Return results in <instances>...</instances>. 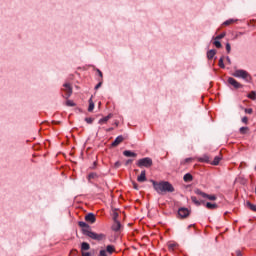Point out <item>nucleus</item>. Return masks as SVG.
<instances>
[{
  "instance_id": "6e6552de",
  "label": "nucleus",
  "mask_w": 256,
  "mask_h": 256,
  "mask_svg": "<svg viewBox=\"0 0 256 256\" xmlns=\"http://www.w3.org/2000/svg\"><path fill=\"white\" fill-rule=\"evenodd\" d=\"M85 221H87L88 223H95V221H97V218L95 217V214L89 213L85 216Z\"/></svg>"
},
{
  "instance_id": "58836bf2",
  "label": "nucleus",
  "mask_w": 256,
  "mask_h": 256,
  "mask_svg": "<svg viewBox=\"0 0 256 256\" xmlns=\"http://www.w3.org/2000/svg\"><path fill=\"white\" fill-rule=\"evenodd\" d=\"M247 121H249V118H247V117L242 118V123H247Z\"/></svg>"
},
{
  "instance_id": "2eb2a0df",
  "label": "nucleus",
  "mask_w": 256,
  "mask_h": 256,
  "mask_svg": "<svg viewBox=\"0 0 256 256\" xmlns=\"http://www.w3.org/2000/svg\"><path fill=\"white\" fill-rule=\"evenodd\" d=\"M215 55H217V51H215V50H209L207 52L208 59H213L215 57Z\"/></svg>"
},
{
  "instance_id": "c9c22d12",
  "label": "nucleus",
  "mask_w": 256,
  "mask_h": 256,
  "mask_svg": "<svg viewBox=\"0 0 256 256\" xmlns=\"http://www.w3.org/2000/svg\"><path fill=\"white\" fill-rule=\"evenodd\" d=\"M86 123L91 124L93 123V118H85Z\"/></svg>"
},
{
  "instance_id": "39448f33",
  "label": "nucleus",
  "mask_w": 256,
  "mask_h": 256,
  "mask_svg": "<svg viewBox=\"0 0 256 256\" xmlns=\"http://www.w3.org/2000/svg\"><path fill=\"white\" fill-rule=\"evenodd\" d=\"M189 215H191V210H189L188 208H180V209H178V216L181 219H186V217H189Z\"/></svg>"
},
{
  "instance_id": "72a5a7b5",
  "label": "nucleus",
  "mask_w": 256,
  "mask_h": 256,
  "mask_svg": "<svg viewBox=\"0 0 256 256\" xmlns=\"http://www.w3.org/2000/svg\"><path fill=\"white\" fill-rule=\"evenodd\" d=\"M226 51L227 53H231V44L229 43L226 44Z\"/></svg>"
},
{
  "instance_id": "423d86ee",
  "label": "nucleus",
  "mask_w": 256,
  "mask_h": 256,
  "mask_svg": "<svg viewBox=\"0 0 256 256\" xmlns=\"http://www.w3.org/2000/svg\"><path fill=\"white\" fill-rule=\"evenodd\" d=\"M63 87H64L63 91L65 92V97L66 99H69V97H71V95L73 94V88H71V84L65 83Z\"/></svg>"
},
{
  "instance_id": "a18cd8bd",
  "label": "nucleus",
  "mask_w": 256,
  "mask_h": 256,
  "mask_svg": "<svg viewBox=\"0 0 256 256\" xmlns=\"http://www.w3.org/2000/svg\"><path fill=\"white\" fill-rule=\"evenodd\" d=\"M226 60L228 61V63H231V58L227 57Z\"/></svg>"
},
{
  "instance_id": "9b49d317",
  "label": "nucleus",
  "mask_w": 256,
  "mask_h": 256,
  "mask_svg": "<svg viewBox=\"0 0 256 256\" xmlns=\"http://www.w3.org/2000/svg\"><path fill=\"white\" fill-rule=\"evenodd\" d=\"M120 143H123V136H118L112 143V147H117Z\"/></svg>"
},
{
  "instance_id": "aec40b11",
  "label": "nucleus",
  "mask_w": 256,
  "mask_h": 256,
  "mask_svg": "<svg viewBox=\"0 0 256 256\" xmlns=\"http://www.w3.org/2000/svg\"><path fill=\"white\" fill-rule=\"evenodd\" d=\"M176 248H177V243H175V242L168 243L169 251H174Z\"/></svg>"
},
{
  "instance_id": "c03bdc74",
  "label": "nucleus",
  "mask_w": 256,
  "mask_h": 256,
  "mask_svg": "<svg viewBox=\"0 0 256 256\" xmlns=\"http://www.w3.org/2000/svg\"><path fill=\"white\" fill-rule=\"evenodd\" d=\"M191 160H192L191 158H186V159H185V162H186V163H190Z\"/></svg>"
},
{
  "instance_id": "f704fd0d",
  "label": "nucleus",
  "mask_w": 256,
  "mask_h": 256,
  "mask_svg": "<svg viewBox=\"0 0 256 256\" xmlns=\"http://www.w3.org/2000/svg\"><path fill=\"white\" fill-rule=\"evenodd\" d=\"M245 113H247L248 115H251V113H253V109H251V108H246V109H245Z\"/></svg>"
},
{
  "instance_id": "412c9836",
  "label": "nucleus",
  "mask_w": 256,
  "mask_h": 256,
  "mask_svg": "<svg viewBox=\"0 0 256 256\" xmlns=\"http://www.w3.org/2000/svg\"><path fill=\"white\" fill-rule=\"evenodd\" d=\"M98 175L95 172H92L88 175V181H93V179H97Z\"/></svg>"
},
{
  "instance_id": "de8ad7c7",
  "label": "nucleus",
  "mask_w": 256,
  "mask_h": 256,
  "mask_svg": "<svg viewBox=\"0 0 256 256\" xmlns=\"http://www.w3.org/2000/svg\"><path fill=\"white\" fill-rule=\"evenodd\" d=\"M237 256H243L240 251L237 252Z\"/></svg>"
},
{
  "instance_id": "20e7f679",
  "label": "nucleus",
  "mask_w": 256,
  "mask_h": 256,
  "mask_svg": "<svg viewBox=\"0 0 256 256\" xmlns=\"http://www.w3.org/2000/svg\"><path fill=\"white\" fill-rule=\"evenodd\" d=\"M232 75H233V77H238L240 79H246V81H249V79H251V76H249V73L245 70H236Z\"/></svg>"
},
{
  "instance_id": "a211bd4d",
  "label": "nucleus",
  "mask_w": 256,
  "mask_h": 256,
  "mask_svg": "<svg viewBox=\"0 0 256 256\" xmlns=\"http://www.w3.org/2000/svg\"><path fill=\"white\" fill-rule=\"evenodd\" d=\"M109 119H111V114L106 116V117H104V118H102V119H100L99 120V124L103 125V124L107 123V121H109Z\"/></svg>"
},
{
  "instance_id": "09e8293b",
  "label": "nucleus",
  "mask_w": 256,
  "mask_h": 256,
  "mask_svg": "<svg viewBox=\"0 0 256 256\" xmlns=\"http://www.w3.org/2000/svg\"><path fill=\"white\" fill-rule=\"evenodd\" d=\"M115 166H116V167H119V162H116V163H115Z\"/></svg>"
},
{
  "instance_id": "f3484780",
  "label": "nucleus",
  "mask_w": 256,
  "mask_h": 256,
  "mask_svg": "<svg viewBox=\"0 0 256 256\" xmlns=\"http://www.w3.org/2000/svg\"><path fill=\"white\" fill-rule=\"evenodd\" d=\"M217 204H215V203H211V202H207L206 203V208L207 209H211V210H213V209H217Z\"/></svg>"
},
{
  "instance_id": "c756f323",
  "label": "nucleus",
  "mask_w": 256,
  "mask_h": 256,
  "mask_svg": "<svg viewBox=\"0 0 256 256\" xmlns=\"http://www.w3.org/2000/svg\"><path fill=\"white\" fill-rule=\"evenodd\" d=\"M225 35H226L225 32H223L220 35L216 36L215 39H217L218 41H221V39H223Z\"/></svg>"
},
{
  "instance_id": "6ab92c4d",
  "label": "nucleus",
  "mask_w": 256,
  "mask_h": 256,
  "mask_svg": "<svg viewBox=\"0 0 256 256\" xmlns=\"http://www.w3.org/2000/svg\"><path fill=\"white\" fill-rule=\"evenodd\" d=\"M204 199H208L209 201H217V196L206 194V196H204Z\"/></svg>"
},
{
  "instance_id": "f257e3e1",
  "label": "nucleus",
  "mask_w": 256,
  "mask_h": 256,
  "mask_svg": "<svg viewBox=\"0 0 256 256\" xmlns=\"http://www.w3.org/2000/svg\"><path fill=\"white\" fill-rule=\"evenodd\" d=\"M151 183L155 191L158 192L159 195L163 193H173V191H175V188L173 187V185L167 181L157 182L152 180Z\"/></svg>"
},
{
  "instance_id": "37998d69",
  "label": "nucleus",
  "mask_w": 256,
  "mask_h": 256,
  "mask_svg": "<svg viewBox=\"0 0 256 256\" xmlns=\"http://www.w3.org/2000/svg\"><path fill=\"white\" fill-rule=\"evenodd\" d=\"M117 217H119V214H117V213H114V220L116 219V221H117Z\"/></svg>"
},
{
  "instance_id": "7c9ffc66",
  "label": "nucleus",
  "mask_w": 256,
  "mask_h": 256,
  "mask_svg": "<svg viewBox=\"0 0 256 256\" xmlns=\"http://www.w3.org/2000/svg\"><path fill=\"white\" fill-rule=\"evenodd\" d=\"M66 105H68V107H75V103L71 100H67Z\"/></svg>"
},
{
  "instance_id": "8fccbe9b",
  "label": "nucleus",
  "mask_w": 256,
  "mask_h": 256,
  "mask_svg": "<svg viewBox=\"0 0 256 256\" xmlns=\"http://www.w3.org/2000/svg\"><path fill=\"white\" fill-rule=\"evenodd\" d=\"M134 189H137V184L136 183H134Z\"/></svg>"
},
{
  "instance_id": "dca6fc26",
  "label": "nucleus",
  "mask_w": 256,
  "mask_h": 256,
  "mask_svg": "<svg viewBox=\"0 0 256 256\" xmlns=\"http://www.w3.org/2000/svg\"><path fill=\"white\" fill-rule=\"evenodd\" d=\"M93 109H95V103L93 102V98H90L88 111L91 112V111H93Z\"/></svg>"
},
{
  "instance_id": "7ed1b4c3",
  "label": "nucleus",
  "mask_w": 256,
  "mask_h": 256,
  "mask_svg": "<svg viewBox=\"0 0 256 256\" xmlns=\"http://www.w3.org/2000/svg\"><path fill=\"white\" fill-rule=\"evenodd\" d=\"M137 167H151L153 160L149 157L139 159L136 163Z\"/></svg>"
},
{
  "instance_id": "f8f14e48",
  "label": "nucleus",
  "mask_w": 256,
  "mask_h": 256,
  "mask_svg": "<svg viewBox=\"0 0 256 256\" xmlns=\"http://www.w3.org/2000/svg\"><path fill=\"white\" fill-rule=\"evenodd\" d=\"M89 249H91V245H89V243L87 242H82L81 251L85 252V251H89Z\"/></svg>"
},
{
  "instance_id": "bb28decb",
  "label": "nucleus",
  "mask_w": 256,
  "mask_h": 256,
  "mask_svg": "<svg viewBox=\"0 0 256 256\" xmlns=\"http://www.w3.org/2000/svg\"><path fill=\"white\" fill-rule=\"evenodd\" d=\"M195 193H196V195H200L201 197H203V199L205 198V197H207V193H205V192H203V191H201V190H196L195 191Z\"/></svg>"
},
{
  "instance_id": "473e14b6",
  "label": "nucleus",
  "mask_w": 256,
  "mask_h": 256,
  "mask_svg": "<svg viewBox=\"0 0 256 256\" xmlns=\"http://www.w3.org/2000/svg\"><path fill=\"white\" fill-rule=\"evenodd\" d=\"M99 256H109V255H107V250H100Z\"/></svg>"
},
{
  "instance_id": "2f4dec72",
  "label": "nucleus",
  "mask_w": 256,
  "mask_h": 256,
  "mask_svg": "<svg viewBox=\"0 0 256 256\" xmlns=\"http://www.w3.org/2000/svg\"><path fill=\"white\" fill-rule=\"evenodd\" d=\"M249 99H253L255 100L256 99V93L255 92H251L249 95H248Z\"/></svg>"
},
{
  "instance_id": "c85d7f7f",
  "label": "nucleus",
  "mask_w": 256,
  "mask_h": 256,
  "mask_svg": "<svg viewBox=\"0 0 256 256\" xmlns=\"http://www.w3.org/2000/svg\"><path fill=\"white\" fill-rule=\"evenodd\" d=\"M218 65L221 69H225V63L223 62V57L219 59Z\"/></svg>"
},
{
  "instance_id": "79ce46f5",
  "label": "nucleus",
  "mask_w": 256,
  "mask_h": 256,
  "mask_svg": "<svg viewBox=\"0 0 256 256\" xmlns=\"http://www.w3.org/2000/svg\"><path fill=\"white\" fill-rule=\"evenodd\" d=\"M98 74L100 77H103V72H101V70H97Z\"/></svg>"
},
{
  "instance_id": "393cba45",
  "label": "nucleus",
  "mask_w": 256,
  "mask_h": 256,
  "mask_svg": "<svg viewBox=\"0 0 256 256\" xmlns=\"http://www.w3.org/2000/svg\"><path fill=\"white\" fill-rule=\"evenodd\" d=\"M191 201L192 203H194V205H197V206L201 205V202L195 196L191 197Z\"/></svg>"
},
{
  "instance_id": "9d476101",
  "label": "nucleus",
  "mask_w": 256,
  "mask_h": 256,
  "mask_svg": "<svg viewBox=\"0 0 256 256\" xmlns=\"http://www.w3.org/2000/svg\"><path fill=\"white\" fill-rule=\"evenodd\" d=\"M138 183H145L147 181V176L145 170L141 172V174L137 177Z\"/></svg>"
},
{
  "instance_id": "0eeeda50",
  "label": "nucleus",
  "mask_w": 256,
  "mask_h": 256,
  "mask_svg": "<svg viewBox=\"0 0 256 256\" xmlns=\"http://www.w3.org/2000/svg\"><path fill=\"white\" fill-rule=\"evenodd\" d=\"M229 85H232L235 89H241V83H239L235 78H228Z\"/></svg>"
},
{
  "instance_id": "4be33fe9",
  "label": "nucleus",
  "mask_w": 256,
  "mask_h": 256,
  "mask_svg": "<svg viewBox=\"0 0 256 256\" xmlns=\"http://www.w3.org/2000/svg\"><path fill=\"white\" fill-rule=\"evenodd\" d=\"M233 23H237V19H228L223 23V25H233Z\"/></svg>"
},
{
  "instance_id": "ddd939ff",
  "label": "nucleus",
  "mask_w": 256,
  "mask_h": 256,
  "mask_svg": "<svg viewBox=\"0 0 256 256\" xmlns=\"http://www.w3.org/2000/svg\"><path fill=\"white\" fill-rule=\"evenodd\" d=\"M106 253H108V255H113V253H115V246L113 245L106 246Z\"/></svg>"
},
{
  "instance_id": "1a4fd4ad",
  "label": "nucleus",
  "mask_w": 256,
  "mask_h": 256,
  "mask_svg": "<svg viewBox=\"0 0 256 256\" xmlns=\"http://www.w3.org/2000/svg\"><path fill=\"white\" fill-rule=\"evenodd\" d=\"M112 230L113 231H121V222H119V220H117V218H114V223L112 225Z\"/></svg>"
},
{
  "instance_id": "4c0bfd02",
  "label": "nucleus",
  "mask_w": 256,
  "mask_h": 256,
  "mask_svg": "<svg viewBox=\"0 0 256 256\" xmlns=\"http://www.w3.org/2000/svg\"><path fill=\"white\" fill-rule=\"evenodd\" d=\"M79 226H80V227H87V223H85V222H79Z\"/></svg>"
},
{
  "instance_id": "cd10ccee",
  "label": "nucleus",
  "mask_w": 256,
  "mask_h": 256,
  "mask_svg": "<svg viewBox=\"0 0 256 256\" xmlns=\"http://www.w3.org/2000/svg\"><path fill=\"white\" fill-rule=\"evenodd\" d=\"M246 205H247V207H249V209H251V211L256 212V205L255 204H251V202H247Z\"/></svg>"
},
{
  "instance_id": "f03ea898",
  "label": "nucleus",
  "mask_w": 256,
  "mask_h": 256,
  "mask_svg": "<svg viewBox=\"0 0 256 256\" xmlns=\"http://www.w3.org/2000/svg\"><path fill=\"white\" fill-rule=\"evenodd\" d=\"M84 235L87 237H90V239H93L94 241H103V239H106L107 236L103 233L97 234L91 230H87L84 232Z\"/></svg>"
},
{
  "instance_id": "a878e982",
  "label": "nucleus",
  "mask_w": 256,
  "mask_h": 256,
  "mask_svg": "<svg viewBox=\"0 0 256 256\" xmlns=\"http://www.w3.org/2000/svg\"><path fill=\"white\" fill-rule=\"evenodd\" d=\"M221 162V156H216L212 162V165H218Z\"/></svg>"
},
{
  "instance_id": "b1692460",
  "label": "nucleus",
  "mask_w": 256,
  "mask_h": 256,
  "mask_svg": "<svg viewBox=\"0 0 256 256\" xmlns=\"http://www.w3.org/2000/svg\"><path fill=\"white\" fill-rule=\"evenodd\" d=\"M184 181H186V182L193 181V176L189 173L185 174Z\"/></svg>"
},
{
  "instance_id": "e433bc0d",
  "label": "nucleus",
  "mask_w": 256,
  "mask_h": 256,
  "mask_svg": "<svg viewBox=\"0 0 256 256\" xmlns=\"http://www.w3.org/2000/svg\"><path fill=\"white\" fill-rule=\"evenodd\" d=\"M245 131H247V127H241L240 128V133H245Z\"/></svg>"
},
{
  "instance_id": "49530a36",
  "label": "nucleus",
  "mask_w": 256,
  "mask_h": 256,
  "mask_svg": "<svg viewBox=\"0 0 256 256\" xmlns=\"http://www.w3.org/2000/svg\"><path fill=\"white\" fill-rule=\"evenodd\" d=\"M133 162V160H128L126 163H127V165H129V163H132Z\"/></svg>"
},
{
  "instance_id": "4468645a",
  "label": "nucleus",
  "mask_w": 256,
  "mask_h": 256,
  "mask_svg": "<svg viewBox=\"0 0 256 256\" xmlns=\"http://www.w3.org/2000/svg\"><path fill=\"white\" fill-rule=\"evenodd\" d=\"M123 155L125 157H137V153L135 152H131L130 150H126L123 152Z\"/></svg>"
},
{
  "instance_id": "a19ab883",
  "label": "nucleus",
  "mask_w": 256,
  "mask_h": 256,
  "mask_svg": "<svg viewBox=\"0 0 256 256\" xmlns=\"http://www.w3.org/2000/svg\"><path fill=\"white\" fill-rule=\"evenodd\" d=\"M102 85V82H99L96 86H95V89H99V87H101Z\"/></svg>"
},
{
  "instance_id": "ea45409f",
  "label": "nucleus",
  "mask_w": 256,
  "mask_h": 256,
  "mask_svg": "<svg viewBox=\"0 0 256 256\" xmlns=\"http://www.w3.org/2000/svg\"><path fill=\"white\" fill-rule=\"evenodd\" d=\"M82 256H91V253H89V252H82Z\"/></svg>"
},
{
  "instance_id": "5701e85b",
  "label": "nucleus",
  "mask_w": 256,
  "mask_h": 256,
  "mask_svg": "<svg viewBox=\"0 0 256 256\" xmlns=\"http://www.w3.org/2000/svg\"><path fill=\"white\" fill-rule=\"evenodd\" d=\"M213 45H215V47L217 49H221V47H222L221 42L219 40H217V38H214Z\"/></svg>"
}]
</instances>
